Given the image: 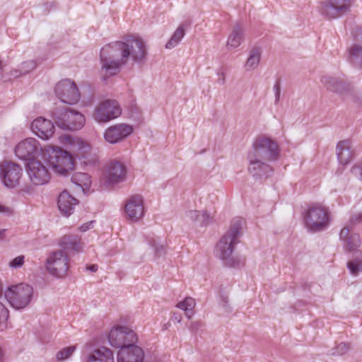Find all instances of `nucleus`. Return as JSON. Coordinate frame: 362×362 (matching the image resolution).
I'll return each instance as SVG.
<instances>
[{
    "mask_svg": "<svg viewBox=\"0 0 362 362\" xmlns=\"http://www.w3.org/2000/svg\"><path fill=\"white\" fill-rule=\"evenodd\" d=\"M124 212L132 222L139 221L144 214V199L140 195H134L126 201Z\"/></svg>",
    "mask_w": 362,
    "mask_h": 362,
    "instance_id": "nucleus-21",
    "label": "nucleus"
},
{
    "mask_svg": "<svg viewBox=\"0 0 362 362\" xmlns=\"http://www.w3.org/2000/svg\"><path fill=\"white\" fill-rule=\"evenodd\" d=\"M8 318V309L5 307L4 303H0V331H3L7 327Z\"/></svg>",
    "mask_w": 362,
    "mask_h": 362,
    "instance_id": "nucleus-37",
    "label": "nucleus"
},
{
    "mask_svg": "<svg viewBox=\"0 0 362 362\" xmlns=\"http://www.w3.org/2000/svg\"><path fill=\"white\" fill-rule=\"evenodd\" d=\"M218 80H217V82L218 84L220 85H224L225 83H226V78H225V74L223 72H218Z\"/></svg>",
    "mask_w": 362,
    "mask_h": 362,
    "instance_id": "nucleus-47",
    "label": "nucleus"
},
{
    "mask_svg": "<svg viewBox=\"0 0 362 362\" xmlns=\"http://www.w3.org/2000/svg\"><path fill=\"white\" fill-rule=\"evenodd\" d=\"M350 349L349 344L341 342L337 344L334 348L330 351V355L332 356H341L347 353Z\"/></svg>",
    "mask_w": 362,
    "mask_h": 362,
    "instance_id": "nucleus-38",
    "label": "nucleus"
},
{
    "mask_svg": "<svg viewBox=\"0 0 362 362\" xmlns=\"http://www.w3.org/2000/svg\"><path fill=\"white\" fill-rule=\"evenodd\" d=\"M54 91L57 98L64 103L75 104L80 99V93L76 84L69 79L59 81L56 85Z\"/></svg>",
    "mask_w": 362,
    "mask_h": 362,
    "instance_id": "nucleus-15",
    "label": "nucleus"
},
{
    "mask_svg": "<svg viewBox=\"0 0 362 362\" xmlns=\"http://www.w3.org/2000/svg\"><path fill=\"white\" fill-rule=\"evenodd\" d=\"M93 223V221H90L88 223H84L80 227V230L83 232H85L90 228V226H92Z\"/></svg>",
    "mask_w": 362,
    "mask_h": 362,
    "instance_id": "nucleus-49",
    "label": "nucleus"
},
{
    "mask_svg": "<svg viewBox=\"0 0 362 362\" xmlns=\"http://www.w3.org/2000/svg\"><path fill=\"white\" fill-rule=\"evenodd\" d=\"M243 227V220L234 219L230 228L219 240L216 247V255L224 261L226 266L228 267H238L245 263L244 258L231 256L234 245L237 243V239L240 236Z\"/></svg>",
    "mask_w": 362,
    "mask_h": 362,
    "instance_id": "nucleus-2",
    "label": "nucleus"
},
{
    "mask_svg": "<svg viewBox=\"0 0 362 362\" xmlns=\"http://www.w3.org/2000/svg\"><path fill=\"white\" fill-rule=\"evenodd\" d=\"M22 69H13L11 71V76H13L14 78H17L21 75H23Z\"/></svg>",
    "mask_w": 362,
    "mask_h": 362,
    "instance_id": "nucleus-48",
    "label": "nucleus"
},
{
    "mask_svg": "<svg viewBox=\"0 0 362 362\" xmlns=\"http://www.w3.org/2000/svg\"><path fill=\"white\" fill-rule=\"evenodd\" d=\"M261 58V49L258 47L252 48L249 57L245 64L246 71H252L257 69L259 66Z\"/></svg>",
    "mask_w": 362,
    "mask_h": 362,
    "instance_id": "nucleus-29",
    "label": "nucleus"
},
{
    "mask_svg": "<svg viewBox=\"0 0 362 362\" xmlns=\"http://www.w3.org/2000/svg\"><path fill=\"white\" fill-rule=\"evenodd\" d=\"M121 114L122 109L117 100H106L95 108L93 117L98 122H107Z\"/></svg>",
    "mask_w": 362,
    "mask_h": 362,
    "instance_id": "nucleus-16",
    "label": "nucleus"
},
{
    "mask_svg": "<svg viewBox=\"0 0 362 362\" xmlns=\"http://www.w3.org/2000/svg\"><path fill=\"white\" fill-rule=\"evenodd\" d=\"M132 132V125L120 123L108 127L104 132V139L107 142L115 144L124 140Z\"/></svg>",
    "mask_w": 362,
    "mask_h": 362,
    "instance_id": "nucleus-20",
    "label": "nucleus"
},
{
    "mask_svg": "<svg viewBox=\"0 0 362 362\" xmlns=\"http://www.w3.org/2000/svg\"><path fill=\"white\" fill-rule=\"evenodd\" d=\"M358 224H362V212L352 215L346 225L353 227Z\"/></svg>",
    "mask_w": 362,
    "mask_h": 362,
    "instance_id": "nucleus-40",
    "label": "nucleus"
},
{
    "mask_svg": "<svg viewBox=\"0 0 362 362\" xmlns=\"http://www.w3.org/2000/svg\"><path fill=\"white\" fill-rule=\"evenodd\" d=\"M349 60L354 66L362 67V46L354 45L349 49Z\"/></svg>",
    "mask_w": 362,
    "mask_h": 362,
    "instance_id": "nucleus-30",
    "label": "nucleus"
},
{
    "mask_svg": "<svg viewBox=\"0 0 362 362\" xmlns=\"http://www.w3.org/2000/svg\"><path fill=\"white\" fill-rule=\"evenodd\" d=\"M98 267L97 264H91L88 267V269L92 272H95L98 270Z\"/></svg>",
    "mask_w": 362,
    "mask_h": 362,
    "instance_id": "nucleus-52",
    "label": "nucleus"
},
{
    "mask_svg": "<svg viewBox=\"0 0 362 362\" xmlns=\"http://www.w3.org/2000/svg\"><path fill=\"white\" fill-rule=\"evenodd\" d=\"M127 167L118 160H111L106 166L104 177L108 186L113 187L124 182L127 179Z\"/></svg>",
    "mask_w": 362,
    "mask_h": 362,
    "instance_id": "nucleus-17",
    "label": "nucleus"
},
{
    "mask_svg": "<svg viewBox=\"0 0 362 362\" xmlns=\"http://www.w3.org/2000/svg\"><path fill=\"white\" fill-rule=\"evenodd\" d=\"M71 181L83 190L88 189L91 183L90 175L86 173H74L71 177Z\"/></svg>",
    "mask_w": 362,
    "mask_h": 362,
    "instance_id": "nucleus-32",
    "label": "nucleus"
},
{
    "mask_svg": "<svg viewBox=\"0 0 362 362\" xmlns=\"http://www.w3.org/2000/svg\"><path fill=\"white\" fill-rule=\"evenodd\" d=\"M32 131L40 139L47 140L54 132V126L52 121L39 117L31 123Z\"/></svg>",
    "mask_w": 362,
    "mask_h": 362,
    "instance_id": "nucleus-23",
    "label": "nucleus"
},
{
    "mask_svg": "<svg viewBox=\"0 0 362 362\" xmlns=\"http://www.w3.org/2000/svg\"><path fill=\"white\" fill-rule=\"evenodd\" d=\"M304 222L307 228L312 232L325 230L330 222L328 208L320 204H310L304 213Z\"/></svg>",
    "mask_w": 362,
    "mask_h": 362,
    "instance_id": "nucleus-4",
    "label": "nucleus"
},
{
    "mask_svg": "<svg viewBox=\"0 0 362 362\" xmlns=\"http://www.w3.org/2000/svg\"><path fill=\"white\" fill-rule=\"evenodd\" d=\"M351 171L356 178L362 181V162L354 165Z\"/></svg>",
    "mask_w": 362,
    "mask_h": 362,
    "instance_id": "nucleus-42",
    "label": "nucleus"
},
{
    "mask_svg": "<svg viewBox=\"0 0 362 362\" xmlns=\"http://www.w3.org/2000/svg\"><path fill=\"white\" fill-rule=\"evenodd\" d=\"M87 362H114L113 353L110 349L101 346L89 354Z\"/></svg>",
    "mask_w": 362,
    "mask_h": 362,
    "instance_id": "nucleus-25",
    "label": "nucleus"
},
{
    "mask_svg": "<svg viewBox=\"0 0 362 362\" xmlns=\"http://www.w3.org/2000/svg\"><path fill=\"white\" fill-rule=\"evenodd\" d=\"M22 190H23V191H24V192H29L28 189H22Z\"/></svg>",
    "mask_w": 362,
    "mask_h": 362,
    "instance_id": "nucleus-56",
    "label": "nucleus"
},
{
    "mask_svg": "<svg viewBox=\"0 0 362 362\" xmlns=\"http://www.w3.org/2000/svg\"><path fill=\"white\" fill-rule=\"evenodd\" d=\"M3 70V66L1 64V62L0 61V71Z\"/></svg>",
    "mask_w": 362,
    "mask_h": 362,
    "instance_id": "nucleus-55",
    "label": "nucleus"
},
{
    "mask_svg": "<svg viewBox=\"0 0 362 362\" xmlns=\"http://www.w3.org/2000/svg\"><path fill=\"white\" fill-rule=\"evenodd\" d=\"M247 153L255 155L267 161L274 162L279 158L280 150L274 140L261 136L255 139L252 148Z\"/></svg>",
    "mask_w": 362,
    "mask_h": 362,
    "instance_id": "nucleus-9",
    "label": "nucleus"
},
{
    "mask_svg": "<svg viewBox=\"0 0 362 362\" xmlns=\"http://www.w3.org/2000/svg\"><path fill=\"white\" fill-rule=\"evenodd\" d=\"M200 216V211L197 210H190L186 212V217L189 218V220L197 222Z\"/></svg>",
    "mask_w": 362,
    "mask_h": 362,
    "instance_id": "nucleus-46",
    "label": "nucleus"
},
{
    "mask_svg": "<svg viewBox=\"0 0 362 362\" xmlns=\"http://www.w3.org/2000/svg\"><path fill=\"white\" fill-rule=\"evenodd\" d=\"M337 155L339 162L341 165H345L349 163L352 156L349 141L345 140L338 143L337 146Z\"/></svg>",
    "mask_w": 362,
    "mask_h": 362,
    "instance_id": "nucleus-27",
    "label": "nucleus"
},
{
    "mask_svg": "<svg viewBox=\"0 0 362 362\" xmlns=\"http://www.w3.org/2000/svg\"><path fill=\"white\" fill-rule=\"evenodd\" d=\"M24 258L25 257L23 255L16 257L12 261L10 262V267L13 268L21 267L24 263Z\"/></svg>",
    "mask_w": 362,
    "mask_h": 362,
    "instance_id": "nucleus-44",
    "label": "nucleus"
},
{
    "mask_svg": "<svg viewBox=\"0 0 362 362\" xmlns=\"http://www.w3.org/2000/svg\"><path fill=\"white\" fill-rule=\"evenodd\" d=\"M59 245L64 250L79 252L81 242L77 235H68L63 236L59 240Z\"/></svg>",
    "mask_w": 362,
    "mask_h": 362,
    "instance_id": "nucleus-26",
    "label": "nucleus"
},
{
    "mask_svg": "<svg viewBox=\"0 0 362 362\" xmlns=\"http://www.w3.org/2000/svg\"><path fill=\"white\" fill-rule=\"evenodd\" d=\"M57 204L59 211L68 216L73 213L74 206L78 204V201L64 190L59 195Z\"/></svg>",
    "mask_w": 362,
    "mask_h": 362,
    "instance_id": "nucleus-24",
    "label": "nucleus"
},
{
    "mask_svg": "<svg viewBox=\"0 0 362 362\" xmlns=\"http://www.w3.org/2000/svg\"><path fill=\"white\" fill-rule=\"evenodd\" d=\"M4 209H5V207H4V206H1V205L0 204V212L4 211Z\"/></svg>",
    "mask_w": 362,
    "mask_h": 362,
    "instance_id": "nucleus-54",
    "label": "nucleus"
},
{
    "mask_svg": "<svg viewBox=\"0 0 362 362\" xmlns=\"http://www.w3.org/2000/svg\"><path fill=\"white\" fill-rule=\"evenodd\" d=\"M247 159L249 162L248 173L254 179L259 180L267 179L272 175L274 169L270 165V161L250 153H247Z\"/></svg>",
    "mask_w": 362,
    "mask_h": 362,
    "instance_id": "nucleus-14",
    "label": "nucleus"
},
{
    "mask_svg": "<svg viewBox=\"0 0 362 362\" xmlns=\"http://www.w3.org/2000/svg\"><path fill=\"white\" fill-rule=\"evenodd\" d=\"M149 245L154 249L155 256L158 258L164 256L166 253V246L161 244L157 239L149 240Z\"/></svg>",
    "mask_w": 362,
    "mask_h": 362,
    "instance_id": "nucleus-35",
    "label": "nucleus"
},
{
    "mask_svg": "<svg viewBox=\"0 0 362 362\" xmlns=\"http://www.w3.org/2000/svg\"><path fill=\"white\" fill-rule=\"evenodd\" d=\"M108 341L112 347L119 348L129 345L137 341V337L134 332L124 326H117L111 329L108 334Z\"/></svg>",
    "mask_w": 362,
    "mask_h": 362,
    "instance_id": "nucleus-12",
    "label": "nucleus"
},
{
    "mask_svg": "<svg viewBox=\"0 0 362 362\" xmlns=\"http://www.w3.org/2000/svg\"><path fill=\"white\" fill-rule=\"evenodd\" d=\"M22 175L23 169L16 163L6 162L0 164V179L7 188L13 189L18 186Z\"/></svg>",
    "mask_w": 362,
    "mask_h": 362,
    "instance_id": "nucleus-13",
    "label": "nucleus"
},
{
    "mask_svg": "<svg viewBox=\"0 0 362 362\" xmlns=\"http://www.w3.org/2000/svg\"><path fill=\"white\" fill-rule=\"evenodd\" d=\"M52 118L59 128L71 131L81 129L86 121L81 112L66 108L57 109L53 112Z\"/></svg>",
    "mask_w": 362,
    "mask_h": 362,
    "instance_id": "nucleus-8",
    "label": "nucleus"
},
{
    "mask_svg": "<svg viewBox=\"0 0 362 362\" xmlns=\"http://www.w3.org/2000/svg\"><path fill=\"white\" fill-rule=\"evenodd\" d=\"M144 353L143 349L131 343L117 352V362H143Z\"/></svg>",
    "mask_w": 362,
    "mask_h": 362,
    "instance_id": "nucleus-22",
    "label": "nucleus"
},
{
    "mask_svg": "<svg viewBox=\"0 0 362 362\" xmlns=\"http://www.w3.org/2000/svg\"><path fill=\"white\" fill-rule=\"evenodd\" d=\"M243 40V28L240 25L236 24L228 36L227 46L229 48H237L240 45Z\"/></svg>",
    "mask_w": 362,
    "mask_h": 362,
    "instance_id": "nucleus-28",
    "label": "nucleus"
},
{
    "mask_svg": "<svg viewBox=\"0 0 362 362\" xmlns=\"http://www.w3.org/2000/svg\"><path fill=\"white\" fill-rule=\"evenodd\" d=\"M321 82L329 91L339 95L343 98H349L358 105H362V97L356 91L349 82L341 77L325 76Z\"/></svg>",
    "mask_w": 362,
    "mask_h": 362,
    "instance_id": "nucleus-5",
    "label": "nucleus"
},
{
    "mask_svg": "<svg viewBox=\"0 0 362 362\" xmlns=\"http://www.w3.org/2000/svg\"><path fill=\"white\" fill-rule=\"evenodd\" d=\"M275 93V104H277L280 100L281 97V83L280 80H277L273 87Z\"/></svg>",
    "mask_w": 362,
    "mask_h": 362,
    "instance_id": "nucleus-45",
    "label": "nucleus"
},
{
    "mask_svg": "<svg viewBox=\"0 0 362 362\" xmlns=\"http://www.w3.org/2000/svg\"><path fill=\"white\" fill-rule=\"evenodd\" d=\"M212 217L206 211H200V216L197 222L200 226L207 225L211 220Z\"/></svg>",
    "mask_w": 362,
    "mask_h": 362,
    "instance_id": "nucleus-41",
    "label": "nucleus"
},
{
    "mask_svg": "<svg viewBox=\"0 0 362 362\" xmlns=\"http://www.w3.org/2000/svg\"><path fill=\"white\" fill-rule=\"evenodd\" d=\"M171 320L177 322H180L182 320V316L180 313H173Z\"/></svg>",
    "mask_w": 362,
    "mask_h": 362,
    "instance_id": "nucleus-50",
    "label": "nucleus"
},
{
    "mask_svg": "<svg viewBox=\"0 0 362 362\" xmlns=\"http://www.w3.org/2000/svg\"><path fill=\"white\" fill-rule=\"evenodd\" d=\"M195 300L191 297H187L184 300L179 302L177 307L185 311V315L190 319L194 315L193 309L195 306Z\"/></svg>",
    "mask_w": 362,
    "mask_h": 362,
    "instance_id": "nucleus-33",
    "label": "nucleus"
},
{
    "mask_svg": "<svg viewBox=\"0 0 362 362\" xmlns=\"http://www.w3.org/2000/svg\"><path fill=\"white\" fill-rule=\"evenodd\" d=\"M69 258L63 250L54 251L47 259V269L52 275L61 278L69 269Z\"/></svg>",
    "mask_w": 362,
    "mask_h": 362,
    "instance_id": "nucleus-11",
    "label": "nucleus"
},
{
    "mask_svg": "<svg viewBox=\"0 0 362 362\" xmlns=\"http://www.w3.org/2000/svg\"><path fill=\"white\" fill-rule=\"evenodd\" d=\"M33 295V287L21 283L8 286L5 291L4 298L13 308L21 310L30 304Z\"/></svg>",
    "mask_w": 362,
    "mask_h": 362,
    "instance_id": "nucleus-6",
    "label": "nucleus"
},
{
    "mask_svg": "<svg viewBox=\"0 0 362 362\" xmlns=\"http://www.w3.org/2000/svg\"><path fill=\"white\" fill-rule=\"evenodd\" d=\"M185 24H181L174 32L169 41L165 45L166 49H173L178 45L185 35Z\"/></svg>",
    "mask_w": 362,
    "mask_h": 362,
    "instance_id": "nucleus-31",
    "label": "nucleus"
},
{
    "mask_svg": "<svg viewBox=\"0 0 362 362\" xmlns=\"http://www.w3.org/2000/svg\"><path fill=\"white\" fill-rule=\"evenodd\" d=\"M72 146L74 151H77V152H76V156L77 157L86 158V154L90 149V146L88 144L81 140H78V139L74 141Z\"/></svg>",
    "mask_w": 362,
    "mask_h": 362,
    "instance_id": "nucleus-34",
    "label": "nucleus"
},
{
    "mask_svg": "<svg viewBox=\"0 0 362 362\" xmlns=\"http://www.w3.org/2000/svg\"><path fill=\"white\" fill-rule=\"evenodd\" d=\"M47 163L56 173L67 176L74 170V158L68 151L54 148L47 151Z\"/></svg>",
    "mask_w": 362,
    "mask_h": 362,
    "instance_id": "nucleus-7",
    "label": "nucleus"
},
{
    "mask_svg": "<svg viewBox=\"0 0 362 362\" xmlns=\"http://www.w3.org/2000/svg\"><path fill=\"white\" fill-rule=\"evenodd\" d=\"M353 0H323L320 4V14L326 19L338 18L351 11Z\"/></svg>",
    "mask_w": 362,
    "mask_h": 362,
    "instance_id": "nucleus-10",
    "label": "nucleus"
},
{
    "mask_svg": "<svg viewBox=\"0 0 362 362\" xmlns=\"http://www.w3.org/2000/svg\"><path fill=\"white\" fill-rule=\"evenodd\" d=\"M41 148L39 147V142L33 139L28 138L20 142L15 148L16 156L23 160H35V157L39 154Z\"/></svg>",
    "mask_w": 362,
    "mask_h": 362,
    "instance_id": "nucleus-18",
    "label": "nucleus"
},
{
    "mask_svg": "<svg viewBox=\"0 0 362 362\" xmlns=\"http://www.w3.org/2000/svg\"><path fill=\"white\" fill-rule=\"evenodd\" d=\"M203 327L204 325L202 322L194 321L190 323L189 329L193 335L197 336L201 333Z\"/></svg>",
    "mask_w": 362,
    "mask_h": 362,
    "instance_id": "nucleus-39",
    "label": "nucleus"
},
{
    "mask_svg": "<svg viewBox=\"0 0 362 362\" xmlns=\"http://www.w3.org/2000/svg\"><path fill=\"white\" fill-rule=\"evenodd\" d=\"M351 227L346 225L340 231L339 239L343 242L346 252H354L353 259L347 262V267L352 275L362 272V252L358 248L361 244L358 233H350Z\"/></svg>",
    "mask_w": 362,
    "mask_h": 362,
    "instance_id": "nucleus-3",
    "label": "nucleus"
},
{
    "mask_svg": "<svg viewBox=\"0 0 362 362\" xmlns=\"http://www.w3.org/2000/svg\"><path fill=\"white\" fill-rule=\"evenodd\" d=\"M147 57V48L144 40L135 36H127L123 41H115L105 45L100 50L101 74L103 81L120 71L129 59L138 64L144 63Z\"/></svg>",
    "mask_w": 362,
    "mask_h": 362,
    "instance_id": "nucleus-1",
    "label": "nucleus"
},
{
    "mask_svg": "<svg viewBox=\"0 0 362 362\" xmlns=\"http://www.w3.org/2000/svg\"><path fill=\"white\" fill-rule=\"evenodd\" d=\"M35 62L33 61H30L27 62H24L22 64L21 69L23 74H26L29 73L30 71L35 68Z\"/></svg>",
    "mask_w": 362,
    "mask_h": 362,
    "instance_id": "nucleus-43",
    "label": "nucleus"
},
{
    "mask_svg": "<svg viewBox=\"0 0 362 362\" xmlns=\"http://www.w3.org/2000/svg\"><path fill=\"white\" fill-rule=\"evenodd\" d=\"M361 32H362V29L361 28H356L355 30H354L352 31V34H353L354 37L355 38H356L358 36V33H361Z\"/></svg>",
    "mask_w": 362,
    "mask_h": 362,
    "instance_id": "nucleus-51",
    "label": "nucleus"
},
{
    "mask_svg": "<svg viewBox=\"0 0 362 362\" xmlns=\"http://www.w3.org/2000/svg\"><path fill=\"white\" fill-rule=\"evenodd\" d=\"M26 167L30 180L33 185H42L49 181L50 177L48 170L40 161H29Z\"/></svg>",
    "mask_w": 362,
    "mask_h": 362,
    "instance_id": "nucleus-19",
    "label": "nucleus"
},
{
    "mask_svg": "<svg viewBox=\"0 0 362 362\" xmlns=\"http://www.w3.org/2000/svg\"><path fill=\"white\" fill-rule=\"evenodd\" d=\"M6 231V229L0 230V240H4V238H5Z\"/></svg>",
    "mask_w": 362,
    "mask_h": 362,
    "instance_id": "nucleus-53",
    "label": "nucleus"
},
{
    "mask_svg": "<svg viewBox=\"0 0 362 362\" xmlns=\"http://www.w3.org/2000/svg\"><path fill=\"white\" fill-rule=\"evenodd\" d=\"M76 347L74 346H70L63 348L59 351L56 354V358L58 361H62L68 359L74 352Z\"/></svg>",
    "mask_w": 362,
    "mask_h": 362,
    "instance_id": "nucleus-36",
    "label": "nucleus"
}]
</instances>
